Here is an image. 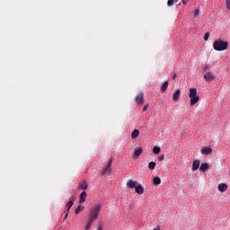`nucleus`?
<instances>
[{
  "mask_svg": "<svg viewBox=\"0 0 230 230\" xmlns=\"http://www.w3.org/2000/svg\"><path fill=\"white\" fill-rule=\"evenodd\" d=\"M102 209V204H98L93 206L89 213V220L91 222H94V220H98V217H100V211Z\"/></svg>",
  "mask_w": 230,
  "mask_h": 230,
  "instance_id": "nucleus-1",
  "label": "nucleus"
},
{
  "mask_svg": "<svg viewBox=\"0 0 230 230\" xmlns=\"http://www.w3.org/2000/svg\"><path fill=\"white\" fill-rule=\"evenodd\" d=\"M229 46V43L227 41L224 40H215L213 43V48L216 51H226Z\"/></svg>",
  "mask_w": 230,
  "mask_h": 230,
  "instance_id": "nucleus-2",
  "label": "nucleus"
},
{
  "mask_svg": "<svg viewBox=\"0 0 230 230\" xmlns=\"http://www.w3.org/2000/svg\"><path fill=\"white\" fill-rule=\"evenodd\" d=\"M189 98H190V106L193 107L196 103H199V100H200V97L197 95V88H190Z\"/></svg>",
  "mask_w": 230,
  "mask_h": 230,
  "instance_id": "nucleus-3",
  "label": "nucleus"
},
{
  "mask_svg": "<svg viewBox=\"0 0 230 230\" xmlns=\"http://www.w3.org/2000/svg\"><path fill=\"white\" fill-rule=\"evenodd\" d=\"M111 166H112V159L109 161L108 164L104 168L102 172V175H109L111 172H112V169L111 168Z\"/></svg>",
  "mask_w": 230,
  "mask_h": 230,
  "instance_id": "nucleus-4",
  "label": "nucleus"
},
{
  "mask_svg": "<svg viewBox=\"0 0 230 230\" xmlns=\"http://www.w3.org/2000/svg\"><path fill=\"white\" fill-rule=\"evenodd\" d=\"M217 78V76L213 74H211V72H208L204 75V80L206 82H213V80H215Z\"/></svg>",
  "mask_w": 230,
  "mask_h": 230,
  "instance_id": "nucleus-5",
  "label": "nucleus"
},
{
  "mask_svg": "<svg viewBox=\"0 0 230 230\" xmlns=\"http://www.w3.org/2000/svg\"><path fill=\"white\" fill-rule=\"evenodd\" d=\"M144 98H145V94L143 93V92H140L137 96H136V102L138 103V105H143L144 103Z\"/></svg>",
  "mask_w": 230,
  "mask_h": 230,
  "instance_id": "nucleus-6",
  "label": "nucleus"
},
{
  "mask_svg": "<svg viewBox=\"0 0 230 230\" xmlns=\"http://www.w3.org/2000/svg\"><path fill=\"white\" fill-rule=\"evenodd\" d=\"M179 98H181V90H176L172 94V102H179Z\"/></svg>",
  "mask_w": 230,
  "mask_h": 230,
  "instance_id": "nucleus-7",
  "label": "nucleus"
},
{
  "mask_svg": "<svg viewBox=\"0 0 230 230\" xmlns=\"http://www.w3.org/2000/svg\"><path fill=\"white\" fill-rule=\"evenodd\" d=\"M139 183H137V181H135L133 180H129L128 182H127V187L128 188H131V189H136Z\"/></svg>",
  "mask_w": 230,
  "mask_h": 230,
  "instance_id": "nucleus-8",
  "label": "nucleus"
},
{
  "mask_svg": "<svg viewBox=\"0 0 230 230\" xmlns=\"http://www.w3.org/2000/svg\"><path fill=\"white\" fill-rule=\"evenodd\" d=\"M135 191L138 193V195H143L145 193V189L141 184H138L135 187Z\"/></svg>",
  "mask_w": 230,
  "mask_h": 230,
  "instance_id": "nucleus-9",
  "label": "nucleus"
},
{
  "mask_svg": "<svg viewBox=\"0 0 230 230\" xmlns=\"http://www.w3.org/2000/svg\"><path fill=\"white\" fill-rule=\"evenodd\" d=\"M213 152V149L211 147H202L201 148V154L205 155H209Z\"/></svg>",
  "mask_w": 230,
  "mask_h": 230,
  "instance_id": "nucleus-10",
  "label": "nucleus"
},
{
  "mask_svg": "<svg viewBox=\"0 0 230 230\" xmlns=\"http://www.w3.org/2000/svg\"><path fill=\"white\" fill-rule=\"evenodd\" d=\"M141 154H143V148L142 147H136L135 148L134 159H137V157H139V155H141Z\"/></svg>",
  "mask_w": 230,
  "mask_h": 230,
  "instance_id": "nucleus-11",
  "label": "nucleus"
},
{
  "mask_svg": "<svg viewBox=\"0 0 230 230\" xmlns=\"http://www.w3.org/2000/svg\"><path fill=\"white\" fill-rule=\"evenodd\" d=\"M218 191H221V193H224V191H227V184L226 183H220L217 187Z\"/></svg>",
  "mask_w": 230,
  "mask_h": 230,
  "instance_id": "nucleus-12",
  "label": "nucleus"
},
{
  "mask_svg": "<svg viewBox=\"0 0 230 230\" xmlns=\"http://www.w3.org/2000/svg\"><path fill=\"white\" fill-rule=\"evenodd\" d=\"M199 166H200V160H195L192 164L193 172H197V170H199Z\"/></svg>",
  "mask_w": 230,
  "mask_h": 230,
  "instance_id": "nucleus-13",
  "label": "nucleus"
},
{
  "mask_svg": "<svg viewBox=\"0 0 230 230\" xmlns=\"http://www.w3.org/2000/svg\"><path fill=\"white\" fill-rule=\"evenodd\" d=\"M209 170V164L208 163L201 164L199 167V172H208Z\"/></svg>",
  "mask_w": 230,
  "mask_h": 230,
  "instance_id": "nucleus-14",
  "label": "nucleus"
},
{
  "mask_svg": "<svg viewBox=\"0 0 230 230\" xmlns=\"http://www.w3.org/2000/svg\"><path fill=\"white\" fill-rule=\"evenodd\" d=\"M85 199H87V192H85V190H84L81 195H80V199H79V202L81 204H84V202H85Z\"/></svg>",
  "mask_w": 230,
  "mask_h": 230,
  "instance_id": "nucleus-15",
  "label": "nucleus"
},
{
  "mask_svg": "<svg viewBox=\"0 0 230 230\" xmlns=\"http://www.w3.org/2000/svg\"><path fill=\"white\" fill-rule=\"evenodd\" d=\"M88 184L87 181H83L82 183L79 184L78 188L79 190H84V191H85V190H87L88 188Z\"/></svg>",
  "mask_w": 230,
  "mask_h": 230,
  "instance_id": "nucleus-16",
  "label": "nucleus"
},
{
  "mask_svg": "<svg viewBox=\"0 0 230 230\" xmlns=\"http://www.w3.org/2000/svg\"><path fill=\"white\" fill-rule=\"evenodd\" d=\"M132 139H136L137 137H139V129H134L131 133Z\"/></svg>",
  "mask_w": 230,
  "mask_h": 230,
  "instance_id": "nucleus-17",
  "label": "nucleus"
},
{
  "mask_svg": "<svg viewBox=\"0 0 230 230\" xmlns=\"http://www.w3.org/2000/svg\"><path fill=\"white\" fill-rule=\"evenodd\" d=\"M168 89V81H165L161 87V91L162 93H164V91H166Z\"/></svg>",
  "mask_w": 230,
  "mask_h": 230,
  "instance_id": "nucleus-18",
  "label": "nucleus"
},
{
  "mask_svg": "<svg viewBox=\"0 0 230 230\" xmlns=\"http://www.w3.org/2000/svg\"><path fill=\"white\" fill-rule=\"evenodd\" d=\"M153 182H154V184H155V186H159V184H161V178H159V177H155V178L153 179Z\"/></svg>",
  "mask_w": 230,
  "mask_h": 230,
  "instance_id": "nucleus-19",
  "label": "nucleus"
},
{
  "mask_svg": "<svg viewBox=\"0 0 230 230\" xmlns=\"http://www.w3.org/2000/svg\"><path fill=\"white\" fill-rule=\"evenodd\" d=\"M177 3H179V0H168L167 4L168 6H173Z\"/></svg>",
  "mask_w": 230,
  "mask_h": 230,
  "instance_id": "nucleus-20",
  "label": "nucleus"
},
{
  "mask_svg": "<svg viewBox=\"0 0 230 230\" xmlns=\"http://www.w3.org/2000/svg\"><path fill=\"white\" fill-rule=\"evenodd\" d=\"M73 204H75V199L71 198V199L67 203V206H68L67 208H69V211L71 210V208H73Z\"/></svg>",
  "mask_w": 230,
  "mask_h": 230,
  "instance_id": "nucleus-21",
  "label": "nucleus"
},
{
  "mask_svg": "<svg viewBox=\"0 0 230 230\" xmlns=\"http://www.w3.org/2000/svg\"><path fill=\"white\" fill-rule=\"evenodd\" d=\"M155 162H150L149 164H148V168H149V170H155Z\"/></svg>",
  "mask_w": 230,
  "mask_h": 230,
  "instance_id": "nucleus-22",
  "label": "nucleus"
},
{
  "mask_svg": "<svg viewBox=\"0 0 230 230\" xmlns=\"http://www.w3.org/2000/svg\"><path fill=\"white\" fill-rule=\"evenodd\" d=\"M80 211H84V207H82V205H79L75 210V215H78V213H80Z\"/></svg>",
  "mask_w": 230,
  "mask_h": 230,
  "instance_id": "nucleus-23",
  "label": "nucleus"
},
{
  "mask_svg": "<svg viewBox=\"0 0 230 230\" xmlns=\"http://www.w3.org/2000/svg\"><path fill=\"white\" fill-rule=\"evenodd\" d=\"M93 221H91V219H88V224L85 226V230L91 229V226H93Z\"/></svg>",
  "mask_w": 230,
  "mask_h": 230,
  "instance_id": "nucleus-24",
  "label": "nucleus"
},
{
  "mask_svg": "<svg viewBox=\"0 0 230 230\" xmlns=\"http://www.w3.org/2000/svg\"><path fill=\"white\" fill-rule=\"evenodd\" d=\"M153 152H154L155 154H159V153L161 152V147H159V146H155V147L153 148Z\"/></svg>",
  "mask_w": 230,
  "mask_h": 230,
  "instance_id": "nucleus-25",
  "label": "nucleus"
},
{
  "mask_svg": "<svg viewBox=\"0 0 230 230\" xmlns=\"http://www.w3.org/2000/svg\"><path fill=\"white\" fill-rule=\"evenodd\" d=\"M68 216H69V208H67L66 212H65L64 220H66Z\"/></svg>",
  "mask_w": 230,
  "mask_h": 230,
  "instance_id": "nucleus-26",
  "label": "nucleus"
},
{
  "mask_svg": "<svg viewBox=\"0 0 230 230\" xmlns=\"http://www.w3.org/2000/svg\"><path fill=\"white\" fill-rule=\"evenodd\" d=\"M194 15H195V17H199V15H200V10L196 9L195 13H194Z\"/></svg>",
  "mask_w": 230,
  "mask_h": 230,
  "instance_id": "nucleus-27",
  "label": "nucleus"
},
{
  "mask_svg": "<svg viewBox=\"0 0 230 230\" xmlns=\"http://www.w3.org/2000/svg\"><path fill=\"white\" fill-rule=\"evenodd\" d=\"M209 39V32H207L204 36V40H208Z\"/></svg>",
  "mask_w": 230,
  "mask_h": 230,
  "instance_id": "nucleus-28",
  "label": "nucleus"
},
{
  "mask_svg": "<svg viewBox=\"0 0 230 230\" xmlns=\"http://www.w3.org/2000/svg\"><path fill=\"white\" fill-rule=\"evenodd\" d=\"M158 161H164V155L158 156Z\"/></svg>",
  "mask_w": 230,
  "mask_h": 230,
  "instance_id": "nucleus-29",
  "label": "nucleus"
},
{
  "mask_svg": "<svg viewBox=\"0 0 230 230\" xmlns=\"http://www.w3.org/2000/svg\"><path fill=\"white\" fill-rule=\"evenodd\" d=\"M226 8L230 10V0H226Z\"/></svg>",
  "mask_w": 230,
  "mask_h": 230,
  "instance_id": "nucleus-30",
  "label": "nucleus"
},
{
  "mask_svg": "<svg viewBox=\"0 0 230 230\" xmlns=\"http://www.w3.org/2000/svg\"><path fill=\"white\" fill-rule=\"evenodd\" d=\"M146 111H148V104H146L143 108L144 112H146Z\"/></svg>",
  "mask_w": 230,
  "mask_h": 230,
  "instance_id": "nucleus-31",
  "label": "nucleus"
},
{
  "mask_svg": "<svg viewBox=\"0 0 230 230\" xmlns=\"http://www.w3.org/2000/svg\"><path fill=\"white\" fill-rule=\"evenodd\" d=\"M204 70L205 71H209V66H206Z\"/></svg>",
  "mask_w": 230,
  "mask_h": 230,
  "instance_id": "nucleus-32",
  "label": "nucleus"
},
{
  "mask_svg": "<svg viewBox=\"0 0 230 230\" xmlns=\"http://www.w3.org/2000/svg\"><path fill=\"white\" fill-rule=\"evenodd\" d=\"M175 78H177V74H174L172 76V80H175Z\"/></svg>",
  "mask_w": 230,
  "mask_h": 230,
  "instance_id": "nucleus-33",
  "label": "nucleus"
},
{
  "mask_svg": "<svg viewBox=\"0 0 230 230\" xmlns=\"http://www.w3.org/2000/svg\"><path fill=\"white\" fill-rule=\"evenodd\" d=\"M97 230H103V228L102 227V226H99L97 227Z\"/></svg>",
  "mask_w": 230,
  "mask_h": 230,
  "instance_id": "nucleus-34",
  "label": "nucleus"
},
{
  "mask_svg": "<svg viewBox=\"0 0 230 230\" xmlns=\"http://www.w3.org/2000/svg\"><path fill=\"white\" fill-rule=\"evenodd\" d=\"M154 230H161L160 226H156L155 228H154Z\"/></svg>",
  "mask_w": 230,
  "mask_h": 230,
  "instance_id": "nucleus-35",
  "label": "nucleus"
},
{
  "mask_svg": "<svg viewBox=\"0 0 230 230\" xmlns=\"http://www.w3.org/2000/svg\"><path fill=\"white\" fill-rule=\"evenodd\" d=\"M182 3H183L184 4H186V3H188V2H187L186 0H183Z\"/></svg>",
  "mask_w": 230,
  "mask_h": 230,
  "instance_id": "nucleus-36",
  "label": "nucleus"
}]
</instances>
